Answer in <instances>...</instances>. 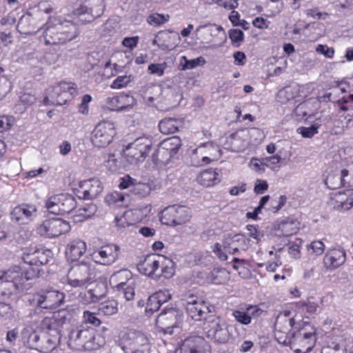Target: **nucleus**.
Instances as JSON below:
<instances>
[{"mask_svg":"<svg viewBox=\"0 0 353 353\" xmlns=\"http://www.w3.org/2000/svg\"><path fill=\"white\" fill-rule=\"evenodd\" d=\"M325 184L331 190H336L344 185L339 175H330L325 180Z\"/></svg>","mask_w":353,"mask_h":353,"instance_id":"nucleus-52","label":"nucleus"},{"mask_svg":"<svg viewBox=\"0 0 353 353\" xmlns=\"http://www.w3.org/2000/svg\"><path fill=\"white\" fill-rule=\"evenodd\" d=\"M96 330L87 324L80 325L70 330L68 345L78 351H90L97 348L95 342Z\"/></svg>","mask_w":353,"mask_h":353,"instance_id":"nucleus-3","label":"nucleus"},{"mask_svg":"<svg viewBox=\"0 0 353 353\" xmlns=\"http://www.w3.org/2000/svg\"><path fill=\"white\" fill-rule=\"evenodd\" d=\"M86 251L85 243L80 239L71 241L66 247L65 255L68 260H78Z\"/></svg>","mask_w":353,"mask_h":353,"instance_id":"nucleus-27","label":"nucleus"},{"mask_svg":"<svg viewBox=\"0 0 353 353\" xmlns=\"http://www.w3.org/2000/svg\"><path fill=\"white\" fill-rule=\"evenodd\" d=\"M170 19L168 14L164 15L158 13H153L150 14L147 18V22L153 26H161L167 22Z\"/></svg>","mask_w":353,"mask_h":353,"instance_id":"nucleus-48","label":"nucleus"},{"mask_svg":"<svg viewBox=\"0 0 353 353\" xmlns=\"http://www.w3.org/2000/svg\"><path fill=\"white\" fill-rule=\"evenodd\" d=\"M195 32L201 43L208 45L210 48L221 47L227 39L223 28L216 24L201 25Z\"/></svg>","mask_w":353,"mask_h":353,"instance_id":"nucleus-5","label":"nucleus"},{"mask_svg":"<svg viewBox=\"0 0 353 353\" xmlns=\"http://www.w3.org/2000/svg\"><path fill=\"white\" fill-rule=\"evenodd\" d=\"M63 292L55 290H42L33 294L28 301L32 306L43 309H54L64 301Z\"/></svg>","mask_w":353,"mask_h":353,"instance_id":"nucleus-9","label":"nucleus"},{"mask_svg":"<svg viewBox=\"0 0 353 353\" xmlns=\"http://www.w3.org/2000/svg\"><path fill=\"white\" fill-rule=\"evenodd\" d=\"M232 268L239 271V274L242 277H247L249 274V270L245 268V265H248V262L245 259H239L234 257L232 261Z\"/></svg>","mask_w":353,"mask_h":353,"instance_id":"nucleus-47","label":"nucleus"},{"mask_svg":"<svg viewBox=\"0 0 353 353\" xmlns=\"http://www.w3.org/2000/svg\"><path fill=\"white\" fill-rule=\"evenodd\" d=\"M61 201H62V214H69L74 210L77 206L75 198L70 194H61Z\"/></svg>","mask_w":353,"mask_h":353,"instance_id":"nucleus-42","label":"nucleus"},{"mask_svg":"<svg viewBox=\"0 0 353 353\" xmlns=\"http://www.w3.org/2000/svg\"><path fill=\"white\" fill-rule=\"evenodd\" d=\"M25 263L37 267V249H30L23 252L21 257Z\"/></svg>","mask_w":353,"mask_h":353,"instance_id":"nucleus-50","label":"nucleus"},{"mask_svg":"<svg viewBox=\"0 0 353 353\" xmlns=\"http://www.w3.org/2000/svg\"><path fill=\"white\" fill-rule=\"evenodd\" d=\"M132 273L128 270H121L114 272L110 278V283L113 288H116L118 291L121 288L130 283L129 279L131 278Z\"/></svg>","mask_w":353,"mask_h":353,"instance_id":"nucleus-31","label":"nucleus"},{"mask_svg":"<svg viewBox=\"0 0 353 353\" xmlns=\"http://www.w3.org/2000/svg\"><path fill=\"white\" fill-rule=\"evenodd\" d=\"M136 104L133 96L121 93L119 95L108 97L106 100L107 108L112 111L121 112L132 108Z\"/></svg>","mask_w":353,"mask_h":353,"instance_id":"nucleus-20","label":"nucleus"},{"mask_svg":"<svg viewBox=\"0 0 353 353\" xmlns=\"http://www.w3.org/2000/svg\"><path fill=\"white\" fill-rule=\"evenodd\" d=\"M131 81L130 76H119L111 84L113 89H120L125 87Z\"/></svg>","mask_w":353,"mask_h":353,"instance_id":"nucleus-57","label":"nucleus"},{"mask_svg":"<svg viewBox=\"0 0 353 353\" xmlns=\"http://www.w3.org/2000/svg\"><path fill=\"white\" fill-rule=\"evenodd\" d=\"M51 251L49 250L37 249V267L47 264L50 258Z\"/></svg>","mask_w":353,"mask_h":353,"instance_id":"nucleus-53","label":"nucleus"},{"mask_svg":"<svg viewBox=\"0 0 353 353\" xmlns=\"http://www.w3.org/2000/svg\"><path fill=\"white\" fill-rule=\"evenodd\" d=\"M297 94V89L294 86H285L281 89L277 94L276 99L281 103H286L295 98Z\"/></svg>","mask_w":353,"mask_h":353,"instance_id":"nucleus-38","label":"nucleus"},{"mask_svg":"<svg viewBox=\"0 0 353 353\" xmlns=\"http://www.w3.org/2000/svg\"><path fill=\"white\" fill-rule=\"evenodd\" d=\"M316 342L315 329L307 323H299L298 329L291 334L289 345L296 353L310 352Z\"/></svg>","mask_w":353,"mask_h":353,"instance_id":"nucleus-4","label":"nucleus"},{"mask_svg":"<svg viewBox=\"0 0 353 353\" xmlns=\"http://www.w3.org/2000/svg\"><path fill=\"white\" fill-rule=\"evenodd\" d=\"M181 145V140L177 136L163 140L156 152L157 161L164 163L176 154Z\"/></svg>","mask_w":353,"mask_h":353,"instance_id":"nucleus-18","label":"nucleus"},{"mask_svg":"<svg viewBox=\"0 0 353 353\" xmlns=\"http://www.w3.org/2000/svg\"><path fill=\"white\" fill-rule=\"evenodd\" d=\"M46 208L50 213L54 214H62V201L61 194L50 196L46 202Z\"/></svg>","mask_w":353,"mask_h":353,"instance_id":"nucleus-39","label":"nucleus"},{"mask_svg":"<svg viewBox=\"0 0 353 353\" xmlns=\"http://www.w3.org/2000/svg\"><path fill=\"white\" fill-rule=\"evenodd\" d=\"M105 8L104 0H79V5L73 12L79 17H83V20L90 23L101 17Z\"/></svg>","mask_w":353,"mask_h":353,"instance_id":"nucleus-11","label":"nucleus"},{"mask_svg":"<svg viewBox=\"0 0 353 353\" xmlns=\"http://www.w3.org/2000/svg\"><path fill=\"white\" fill-rule=\"evenodd\" d=\"M161 91V88L157 85H145L142 91V96L145 103L148 105H152L154 100L159 96Z\"/></svg>","mask_w":353,"mask_h":353,"instance_id":"nucleus-36","label":"nucleus"},{"mask_svg":"<svg viewBox=\"0 0 353 353\" xmlns=\"http://www.w3.org/2000/svg\"><path fill=\"white\" fill-rule=\"evenodd\" d=\"M192 217V210L185 205H172L165 208L160 213L162 224L175 227L188 222Z\"/></svg>","mask_w":353,"mask_h":353,"instance_id":"nucleus-7","label":"nucleus"},{"mask_svg":"<svg viewBox=\"0 0 353 353\" xmlns=\"http://www.w3.org/2000/svg\"><path fill=\"white\" fill-rule=\"evenodd\" d=\"M133 283L130 282V283L127 284L125 286L121 288V292L125 299L127 301H131L134 299V289L132 287Z\"/></svg>","mask_w":353,"mask_h":353,"instance_id":"nucleus-62","label":"nucleus"},{"mask_svg":"<svg viewBox=\"0 0 353 353\" xmlns=\"http://www.w3.org/2000/svg\"><path fill=\"white\" fill-rule=\"evenodd\" d=\"M137 267L140 273L157 279H170L175 273L174 263L162 255L148 256Z\"/></svg>","mask_w":353,"mask_h":353,"instance_id":"nucleus-2","label":"nucleus"},{"mask_svg":"<svg viewBox=\"0 0 353 353\" xmlns=\"http://www.w3.org/2000/svg\"><path fill=\"white\" fill-rule=\"evenodd\" d=\"M250 245V240L241 234H236L233 236L228 235L223 241L222 245L216 243L212 248V251L218 258L222 261L228 259V255L222 250H232L236 248H241V250L245 251Z\"/></svg>","mask_w":353,"mask_h":353,"instance_id":"nucleus-13","label":"nucleus"},{"mask_svg":"<svg viewBox=\"0 0 353 353\" xmlns=\"http://www.w3.org/2000/svg\"><path fill=\"white\" fill-rule=\"evenodd\" d=\"M232 315L235 319L241 324L248 325L251 323L250 317L248 316L245 310H234Z\"/></svg>","mask_w":353,"mask_h":353,"instance_id":"nucleus-55","label":"nucleus"},{"mask_svg":"<svg viewBox=\"0 0 353 353\" xmlns=\"http://www.w3.org/2000/svg\"><path fill=\"white\" fill-rule=\"evenodd\" d=\"M116 134L114 124L108 121L99 123L92 132L91 141L97 148H105L112 141Z\"/></svg>","mask_w":353,"mask_h":353,"instance_id":"nucleus-15","label":"nucleus"},{"mask_svg":"<svg viewBox=\"0 0 353 353\" xmlns=\"http://www.w3.org/2000/svg\"><path fill=\"white\" fill-rule=\"evenodd\" d=\"M185 309L188 316L194 321L205 319L206 321L208 319L209 314L214 311V306L206 303L201 298L194 295H190L187 298Z\"/></svg>","mask_w":353,"mask_h":353,"instance_id":"nucleus-14","label":"nucleus"},{"mask_svg":"<svg viewBox=\"0 0 353 353\" xmlns=\"http://www.w3.org/2000/svg\"><path fill=\"white\" fill-rule=\"evenodd\" d=\"M83 319L85 323H90L94 326H99L101 323V320L96 316V314L90 311L83 312Z\"/></svg>","mask_w":353,"mask_h":353,"instance_id":"nucleus-59","label":"nucleus"},{"mask_svg":"<svg viewBox=\"0 0 353 353\" xmlns=\"http://www.w3.org/2000/svg\"><path fill=\"white\" fill-rule=\"evenodd\" d=\"M133 181L131 177L127 175L121 179L119 186L121 190L132 188L130 190L131 192H134L135 194H139L141 196H145L149 193L150 188L147 184L138 183L134 185Z\"/></svg>","mask_w":353,"mask_h":353,"instance_id":"nucleus-29","label":"nucleus"},{"mask_svg":"<svg viewBox=\"0 0 353 353\" xmlns=\"http://www.w3.org/2000/svg\"><path fill=\"white\" fill-rule=\"evenodd\" d=\"M41 270L38 267L30 266L29 270H26L23 272L24 283L27 281L39 277Z\"/></svg>","mask_w":353,"mask_h":353,"instance_id":"nucleus-60","label":"nucleus"},{"mask_svg":"<svg viewBox=\"0 0 353 353\" xmlns=\"http://www.w3.org/2000/svg\"><path fill=\"white\" fill-rule=\"evenodd\" d=\"M218 176L219 174L216 170L210 168L201 172L196 180L199 184L210 187L219 182Z\"/></svg>","mask_w":353,"mask_h":353,"instance_id":"nucleus-33","label":"nucleus"},{"mask_svg":"<svg viewBox=\"0 0 353 353\" xmlns=\"http://www.w3.org/2000/svg\"><path fill=\"white\" fill-rule=\"evenodd\" d=\"M0 275L9 281L17 284L18 288L22 289L24 284L23 271L19 266H14L6 271H0Z\"/></svg>","mask_w":353,"mask_h":353,"instance_id":"nucleus-30","label":"nucleus"},{"mask_svg":"<svg viewBox=\"0 0 353 353\" xmlns=\"http://www.w3.org/2000/svg\"><path fill=\"white\" fill-rule=\"evenodd\" d=\"M66 319L65 315L62 314L61 312L51 317H45L41 323V327L44 331L52 332L55 333V334H59L60 327Z\"/></svg>","mask_w":353,"mask_h":353,"instance_id":"nucleus-26","label":"nucleus"},{"mask_svg":"<svg viewBox=\"0 0 353 353\" xmlns=\"http://www.w3.org/2000/svg\"><path fill=\"white\" fill-rule=\"evenodd\" d=\"M203 147L207 148L209 150H213L215 152H218L219 154L217 156L214 155L212 157H203L201 161L194 162L192 161V165L201 166L203 165L209 164L212 161V159H214L216 157H220V155H221L220 150L219 149V148L216 145H214L213 143H205Z\"/></svg>","mask_w":353,"mask_h":353,"instance_id":"nucleus-46","label":"nucleus"},{"mask_svg":"<svg viewBox=\"0 0 353 353\" xmlns=\"http://www.w3.org/2000/svg\"><path fill=\"white\" fill-rule=\"evenodd\" d=\"M281 157L278 155H274L272 157H266L263 159V163L270 168V169H274L278 166V164L280 163Z\"/></svg>","mask_w":353,"mask_h":353,"instance_id":"nucleus-61","label":"nucleus"},{"mask_svg":"<svg viewBox=\"0 0 353 353\" xmlns=\"http://www.w3.org/2000/svg\"><path fill=\"white\" fill-rule=\"evenodd\" d=\"M319 125L317 124L312 125L310 127H300L297 129V132L304 138H312L318 133Z\"/></svg>","mask_w":353,"mask_h":353,"instance_id":"nucleus-51","label":"nucleus"},{"mask_svg":"<svg viewBox=\"0 0 353 353\" xmlns=\"http://www.w3.org/2000/svg\"><path fill=\"white\" fill-rule=\"evenodd\" d=\"M203 330L209 339L216 343H225L230 339L227 324L214 315L208 316V319L203 323Z\"/></svg>","mask_w":353,"mask_h":353,"instance_id":"nucleus-10","label":"nucleus"},{"mask_svg":"<svg viewBox=\"0 0 353 353\" xmlns=\"http://www.w3.org/2000/svg\"><path fill=\"white\" fill-rule=\"evenodd\" d=\"M330 204L339 212L350 210L353 207V191L347 190L333 194L330 197Z\"/></svg>","mask_w":353,"mask_h":353,"instance_id":"nucleus-21","label":"nucleus"},{"mask_svg":"<svg viewBox=\"0 0 353 353\" xmlns=\"http://www.w3.org/2000/svg\"><path fill=\"white\" fill-rule=\"evenodd\" d=\"M208 343L201 336L185 339L180 346V353H210Z\"/></svg>","mask_w":353,"mask_h":353,"instance_id":"nucleus-19","label":"nucleus"},{"mask_svg":"<svg viewBox=\"0 0 353 353\" xmlns=\"http://www.w3.org/2000/svg\"><path fill=\"white\" fill-rule=\"evenodd\" d=\"M37 209L34 205H20L15 207L10 216L13 221L19 224H26L36 215Z\"/></svg>","mask_w":353,"mask_h":353,"instance_id":"nucleus-25","label":"nucleus"},{"mask_svg":"<svg viewBox=\"0 0 353 353\" xmlns=\"http://www.w3.org/2000/svg\"><path fill=\"white\" fill-rule=\"evenodd\" d=\"M119 250L117 245L108 244L94 250L92 256L96 263L110 265L119 259Z\"/></svg>","mask_w":353,"mask_h":353,"instance_id":"nucleus-17","label":"nucleus"},{"mask_svg":"<svg viewBox=\"0 0 353 353\" xmlns=\"http://www.w3.org/2000/svg\"><path fill=\"white\" fill-rule=\"evenodd\" d=\"M80 190L78 192L81 195L79 197L83 199H92L97 197L102 191L103 186L98 179H90L79 183Z\"/></svg>","mask_w":353,"mask_h":353,"instance_id":"nucleus-23","label":"nucleus"},{"mask_svg":"<svg viewBox=\"0 0 353 353\" xmlns=\"http://www.w3.org/2000/svg\"><path fill=\"white\" fill-rule=\"evenodd\" d=\"M309 248L312 250L315 255L319 256L323 253L325 245L321 241H314L310 244Z\"/></svg>","mask_w":353,"mask_h":353,"instance_id":"nucleus-64","label":"nucleus"},{"mask_svg":"<svg viewBox=\"0 0 353 353\" xmlns=\"http://www.w3.org/2000/svg\"><path fill=\"white\" fill-rule=\"evenodd\" d=\"M353 94L344 96L337 101V106L341 111L347 112L348 117H353Z\"/></svg>","mask_w":353,"mask_h":353,"instance_id":"nucleus-43","label":"nucleus"},{"mask_svg":"<svg viewBox=\"0 0 353 353\" xmlns=\"http://www.w3.org/2000/svg\"><path fill=\"white\" fill-rule=\"evenodd\" d=\"M106 285L103 283L97 284L94 289H90L88 291V294L90 296V302H97L100 301L106 294Z\"/></svg>","mask_w":353,"mask_h":353,"instance_id":"nucleus-44","label":"nucleus"},{"mask_svg":"<svg viewBox=\"0 0 353 353\" xmlns=\"http://www.w3.org/2000/svg\"><path fill=\"white\" fill-rule=\"evenodd\" d=\"M161 304L159 303L157 299L154 297L153 294L149 296L147 302V305L145 307V312H150L152 314L153 312L157 311L161 307Z\"/></svg>","mask_w":353,"mask_h":353,"instance_id":"nucleus-56","label":"nucleus"},{"mask_svg":"<svg viewBox=\"0 0 353 353\" xmlns=\"http://www.w3.org/2000/svg\"><path fill=\"white\" fill-rule=\"evenodd\" d=\"M179 318H180V312L178 310L173 307L164 309L158 316L156 324L161 329L169 332L170 329L176 327Z\"/></svg>","mask_w":353,"mask_h":353,"instance_id":"nucleus-22","label":"nucleus"},{"mask_svg":"<svg viewBox=\"0 0 353 353\" xmlns=\"http://www.w3.org/2000/svg\"><path fill=\"white\" fill-rule=\"evenodd\" d=\"M181 59L185 61L184 64H181V70H183L192 69L199 65H202L205 63V60L202 57H199L194 59L188 60L185 56H183ZM181 63H182V62Z\"/></svg>","mask_w":353,"mask_h":353,"instance_id":"nucleus-49","label":"nucleus"},{"mask_svg":"<svg viewBox=\"0 0 353 353\" xmlns=\"http://www.w3.org/2000/svg\"><path fill=\"white\" fill-rule=\"evenodd\" d=\"M346 259V253L343 248L331 249L323 257V265L327 270H334L343 265Z\"/></svg>","mask_w":353,"mask_h":353,"instance_id":"nucleus-24","label":"nucleus"},{"mask_svg":"<svg viewBox=\"0 0 353 353\" xmlns=\"http://www.w3.org/2000/svg\"><path fill=\"white\" fill-rule=\"evenodd\" d=\"M290 312L284 311L276 318L274 324V337L280 344L289 345L291 341V334L298 329L299 323H296L294 319L290 317Z\"/></svg>","mask_w":353,"mask_h":353,"instance_id":"nucleus-8","label":"nucleus"},{"mask_svg":"<svg viewBox=\"0 0 353 353\" xmlns=\"http://www.w3.org/2000/svg\"><path fill=\"white\" fill-rule=\"evenodd\" d=\"M70 226L68 222L62 219H50L43 221L39 228L41 235L54 238L68 232Z\"/></svg>","mask_w":353,"mask_h":353,"instance_id":"nucleus-16","label":"nucleus"},{"mask_svg":"<svg viewBox=\"0 0 353 353\" xmlns=\"http://www.w3.org/2000/svg\"><path fill=\"white\" fill-rule=\"evenodd\" d=\"M153 145L150 136H142L129 143L124 150L127 161L130 164H137L144 161Z\"/></svg>","mask_w":353,"mask_h":353,"instance_id":"nucleus-6","label":"nucleus"},{"mask_svg":"<svg viewBox=\"0 0 353 353\" xmlns=\"http://www.w3.org/2000/svg\"><path fill=\"white\" fill-rule=\"evenodd\" d=\"M299 223L293 218L288 217L282 220L278 225L276 234L279 236H290L296 234Z\"/></svg>","mask_w":353,"mask_h":353,"instance_id":"nucleus-28","label":"nucleus"},{"mask_svg":"<svg viewBox=\"0 0 353 353\" xmlns=\"http://www.w3.org/2000/svg\"><path fill=\"white\" fill-rule=\"evenodd\" d=\"M225 148L232 152H239L244 149L245 142L239 135V132L231 134L226 140Z\"/></svg>","mask_w":353,"mask_h":353,"instance_id":"nucleus-34","label":"nucleus"},{"mask_svg":"<svg viewBox=\"0 0 353 353\" xmlns=\"http://www.w3.org/2000/svg\"><path fill=\"white\" fill-rule=\"evenodd\" d=\"M243 32L238 29H231L229 31V38L231 39L233 45L239 46L241 42L243 40Z\"/></svg>","mask_w":353,"mask_h":353,"instance_id":"nucleus-54","label":"nucleus"},{"mask_svg":"<svg viewBox=\"0 0 353 353\" xmlns=\"http://www.w3.org/2000/svg\"><path fill=\"white\" fill-rule=\"evenodd\" d=\"M117 306L118 303L114 299L102 302L98 306L99 314L104 316L113 315L117 312Z\"/></svg>","mask_w":353,"mask_h":353,"instance_id":"nucleus-41","label":"nucleus"},{"mask_svg":"<svg viewBox=\"0 0 353 353\" xmlns=\"http://www.w3.org/2000/svg\"><path fill=\"white\" fill-rule=\"evenodd\" d=\"M95 277L94 270L86 263L73 266L68 274V284L74 288H83Z\"/></svg>","mask_w":353,"mask_h":353,"instance_id":"nucleus-12","label":"nucleus"},{"mask_svg":"<svg viewBox=\"0 0 353 353\" xmlns=\"http://www.w3.org/2000/svg\"><path fill=\"white\" fill-rule=\"evenodd\" d=\"M97 211V206L94 204H88L79 208L74 215L75 222H81L85 219L91 217Z\"/></svg>","mask_w":353,"mask_h":353,"instance_id":"nucleus-40","label":"nucleus"},{"mask_svg":"<svg viewBox=\"0 0 353 353\" xmlns=\"http://www.w3.org/2000/svg\"><path fill=\"white\" fill-rule=\"evenodd\" d=\"M59 340V334H52L51 336H45L43 339L42 343L36 348L43 353L50 352L57 347Z\"/></svg>","mask_w":353,"mask_h":353,"instance_id":"nucleus-35","label":"nucleus"},{"mask_svg":"<svg viewBox=\"0 0 353 353\" xmlns=\"http://www.w3.org/2000/svg\"><path fill=\"white\" fill-rule=\"evenodd\" d=\"M181 121L174 118L166 117L159 123V130L165 134H173L179 130Z\"/></svg>","mask_w":353,"mask_h":353,"instance_id":"nucleus-32","label":"nucleus"},{"mask_svg":"<svg viewBox=\"0 0 353 353\" xmlns=\"http://www.w3.org/2000/svg\"><path fill=\"white\" fill-rule=\"evenodd\" d=\"M46 45H59L70 41L79 36L78 26L67 20L50 18L41 28Z\"/></svg>","mask_w":353,"mask_h":353,"instance_id":"nucleus-1","label":"nucleus"},{"mask_svg":"<svg viewBox=\"0 0 353 353\" xmlns=\"http://www.w3.org/2000/svg\"><path fill=\"white\" fill-rule=\"evenodd\" d=\"M124 195L119 192L108 194L105 198V203L110 207L117 208L123 204Z\"/></svg>","mask_w":353,"mask_h":353,"instance_id":"nucleus-45","label":"nucleus"},{"mask_svg":"<svg viewBox=\"0 0 353 353\" xmlns=\"http://www.w3.org/2000/svg\"><path fill=\"white\" fill-rule=\"evenodd\" d=\"M159 303L162 305L171 299V294L168 290H159L153 294Z\"/></svg>","mask_w":353,"mask_h":353,"instance_id":"nucleus-63","label":"nucleus"},{"mask_svg":"<svg viewBox=\"0 0 353 353\" xmlns=\"http://www.w3.org/2000/svg\"><path fill=\"white\" fill-rule=\"evenodd\" d=\"M167 67L166 63H151L148 66V71L150 73L157 74L161 77L164 74V70Z\"/></svg>","mask_w":353,"mask_h":353,"instance_id":"nucleus-58","label":"nucleus"},{"mask_svg":"<svg viewBox=\"0 0 353 353\" xmlns=\"http://www.w3.org/2000/svg\"><path fill=\"white\" fill-rule=\"evenodd\" d=\"M19 290L17 284L0 275V297H10Z\"/></svg>","mask_w":353,"mask_h":353,"instance_id":"nucleus-37","label":"nucleus"}]
</instances>
